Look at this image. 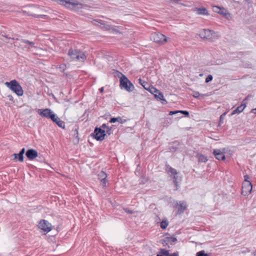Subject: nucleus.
Returning <instances> with one entry per match:
<instances>
[{
    "mask_svg": "<svg viewBox=\"0 0 256 256\" xmlns=\"http://www.w3.org/2000/svg\"><path fill=\"white\" fill-rule=\"evenodd\" d=\"M38 113L42 117L50 119L52 120L56 116V114H55L53 111L48 108L45 109H38Z\"/></svg>",
    "mask_w": 256,
    "mask_h": 256,
    "instance_id": "obj_6",
    "label": "nucleus"
},
{
    "mask_svg": "<svg viewBox=\"0 0 256 256\" xmlns=\"http://www.w3.org/2000/svg\"><path fill=\"white\" fill-rule=\"evenodd\" d=\"M169 256H178V252H174L172 254H170Z\"/></svg>",
    "mask_w": 256,
    "mask_h": 256,
    "instance_id": "obj_44",
    "label": "nucleus"
},
{
    "mask_svg": "<svg viewBox=\"0 0 256 256\" xmlns=\"http://www.w3.org/2000/svg\"><path fill=\"white\" fill-rule=\"evenodd\" d=\"M198 13L199 14L208 15L207 10L204 8H198L197 10Z\"/></svg>",
    "mask_w": 256,
    "mask_h": 256,
    "instance_id": "obj_25",
    "label": "nucleus"
},
{
    "mask_svg": "<svg viewBox=\"0 0 256 256\" xmlns=\"http://www.w3.org/2000/svg\"><path fill=\"white\" fill-rule=\"evenodd\" d=\"M38 227L39 228L46 232H48L52 230V226L51 224L45 220H41L39 222Z\"/></svg>",
    "mask_w": 256,
    "mask_h": 256,
    "instance_id": "obj_7",
    "label": "nucleus"
},
{
    "mask_svg": "<svg viewBox=\"0 0 256 256\" xmlns=\"http://www.w3.org/2000/svg\"><path fill=\"white\" fill-rule=\"evenodd\" d=\"M52 121L56 123L60 128H62L63 129L65 128V124L64 122L60 120L56 114L52 120Z\"/></svg>",
    "mask_w": 256,
    "mask_h": 256,
    "instance_id": "obj_15",
    "label": "nucleus"
},
{
    "mask_svg": "<svg viewBox=\"0 0 256 256\" xmlns=\"http://www.w3.org/2000/svg\"><path fill=\"white\" fill-rule=\"evenodd\" d=\"M124 210L126 212H127L128 214H132L133 213V212L132 210H130L128 208L124 209Z\"/></svg>",
    "mask_w": 256,
    "mask_h": 256,
    "instance_id": "obj_43",
    "label": "nucleus"
},
{
    "mask_svg": "<svg viewBox=\"0 0 256 256\" xmlns=\"http://www.w3.org/2000/svg\"><path fill=\"white\" fill-rule=\"evenodd\" d=\"M102 128V127H96L91 136L97 140L102 141L104 140L106 136V131Z\"/></svg>",
    "mask_w": 256,
    "mask_h": 256,
    "instance_id": "obj_5",
    "label": "nucleus"
},
{
    "mask_svg": "<svg viewBox=\"0 0 256 256\" xmlns=\"http://www.w3.org/2000/svg\"><path fill=\"white\" fill-rule=\"evenodd\" d=\"M168 225V222L166 218H164L160 224V228L163 230L166 229Z\"/></svg>",
    "mask_w": 256,
    "mask_h": 256,
    "instance_id": "obj_24",
    "label": "nucleus"
},
{
    "mask_svg": "<svg viewBox=\"0 0 256 256\" xmlns=\"http://www.w3.org/2000/svg\"><path fill=\"white\" fill-rule=\"evenodd\" d=\"M120 74L121 75L120 80V88L122 89L124 88L128 92L133 91L134 89V84L129 80L126 76L121 72H120Z\"/></svg>",
    "mask_w": 256,
    "mask_h": 256,
    "instance_id": "obj_2",
    "label": "nucleus"
},
{
    "mask_svg": "<svg viewBox=\"0 0 256 256\" xmlns=\"http://www.w3.org/2000/svg\"><path fill=\"white\" fill-rule=\"evenodd\" d=\"M140 84L143 86V88L146 90L148 87L150 86V84L142 80L141 78L138 79Z\"/></svg>",
    "mask_w": 256,
    "mask_h": 256,
    "instance_id": "obj_27",
    "label": "nucleus"
},
{
    "mask_svg": "<svg viewBox=\"0 0 256 256\" xmlns=\"http://www.w3.org/2000/svg\"><path fill=\"white\" fill-rule=\"evenodd\" d=\"M98 178L100 179L101 182L102 183V186H106V174L103 172L102 171L100 172V174H98Z\"/></svg>",
    "mask_w": 256,
    "mask_h": 256,
    "instance_id": "obj_18",
    "label": "nucleus"
},
{
    "mask_svg": "<svg viewBox=\"0 0 256 256\" xmlns=\"http://www.w3.org/2000/svg\"><path fill=\"white\" fill-rule=\"evenodd\" d=\"M226 114V112L223 113L220 117V120L218 123V126H220L224 122V120Z\"/></svg>",
    "mask_w": 256,
    "mask_h": 256,
    "instance_id": "obj_31",
    "label": "nucleus"
},
{
    "mask_svg": "<svg viewBox=\"0 0 256 256\" xmlns=\"http://www.w3.org/2000/svg\"><path fill=\"white\" fill-rule=\"evenodd\" d=\"M4 84L18 96H22L24 90L20 83L16 80L6 82Z\"/></svg>",
    "mask_w": 256,
    "mask_h": 256,
    "instance_id": "obj_1",
    "label": "nucleus"
},
{
    "mask_svg": "<svg viewBox=\"0 0 256 256\" xmlns=\"http://www.w3.org/2000/svg\"><path fill=\"white\" fill-rule=\"evenodd\" d=\"M160 254L164 256H169L170 254L169 250L161 248L160 250Z\"/></svg>",
    "mask_w": 256,
    "mask_h": 256,
    "instance_id": "obj_29",
    "label": "nucleus"
},
{
    "mask_svg": "<svg viewBox=\"0 0 256 256\" xmlns=\"http://www.w3.org/2000/svg\"><path fill=\"white\" fill-rule=\"evenodd\" d=\"M158 92V90H157L156 88L153 87L151 90L150 93L152 94H154L155 93H156Z\"/></svg>",
    "mask_w": 256,
    "mask_h": 256,
    "instance_id": "obj_37",
    "label": "nucleus"
},
{
    "mask_svg": "<svg viewBox=\"0 0 256 256\" xmlns=\"http://www.w3.org/2000/svg\"><path fill=\"white\" fill-rule=\"evenodd\" d=\"M173 176V182L176 188L178 186V178L177 174H172Z\"/></svg>",
    "mask_w": 256,
    "mask_h": 256,
    "instance_id": "obj_30",
    "label": "nucleus"
},
{
    "mask_svg": "<svg viewBox=\"0 0 256 256\" xmlns=\"http://www.w3.org/2000/svg\"><path fill=\"white\" fill-rule=\"evenodd\" d=\"M251 112L256 114V108L252 109L251 110Z\"/></svg>",
    "mask_w": 256,
    "mask_h": 256,
    "instance_id": "obj_49",
    "label": "nucleus"
},
{
    "mask_svg": "<svg viewBox=\"0 0 256 256\" xmlns=\"http://www.w3.org/2000/svg\"><path fill=\"white\" fill-rule=\"evenodd\" d=\"M23 13L26 14L28 16H32L34 18H46L48 17V16L46 15H44V14L38 15V14H32L28 13V12H26V11H23Z\"/></svg>",
    "mask_w": 256,
    "mask_h": 256,
    "instance_id": "obj_26",
    "label": "nucleus"
},
{
    "mask_svg": "<svg viewBox=\"0 0 256 256\" xmlns=\"http://www.w3.org/2000/svg\"><path fill=\"white\" fill-rule=\"evenodd\" d=\"M26 156L30 160H33L38 156V152L36 150L30 148L26 151Z\"/></svg>",
    "mask_w": 256,
    "mask_h": 256,
    "instance_id": "obj_9",
    "label": "nucleus"
},
{
    "mask_svg": "<svg viewBox=\"0 0 256 256\" xmlns=\"http://www.w3.org/2000/svg\"><path fill=\"white\" fill-rule=\"evenodd\" d=\"M220 12H218L219 14L223 16H226V14H228L227 10L224 7H220Z\"/></svg>",
    "mask_w": 256,
    "mask_h": 256,
    "instance_id": "obj_28",
    "label": "nucleus"
},
{
    "mask_svg": "<svg viewBox=\"0 0 256 256\" xmlns=\"http://www.w3.org/2000/svg\"><path fill=\"white\" fill-rule=\"evenodd\" d=\"M213 154L214 155L215 158L218 160H224L226 159L224 152L220 149H215L213 150Z\"/></svg>",
    "mask_w": 256,
    "mask_h": 256,
    "instance_id": "obj_11",
    "label": "nucleus"
},
{
    "mask_svg": "<svg viewBox=\"0 0 256 256\" xmlns=\"http://www.w3.org/2000/svg\"><path fill=\"white\" fill-rule=\"evenodd\" d=\"M126 122V120L122 118L120 116H118L116 118H110L109 122L110 123H114L116 122H118L120 124H124Z\"/></svg>",
    "mask_w": 256,
    "mask_h": 256,
    "instance_id": "obj_20",
    "label": "nucleus"
},
{
    "mask_svg": "<svg viewBox=\"0 0 256 256\" xmlns=\"http://www.w3.org/2000/svg\"><path fill=\"white\" fill-rule=\"evenodd\" d=\"M68 54L72 60L84 62L86 58L85 54L78 49L70 48Z\"/></svg>",
    "mask_w": 256,
    "mask_h": 256,
    "instance_id": "obj_3",
    "label": "nucleus"
},
{
    "mask_svg": "<svg viewBox=\"0 0 256 256\" xmlns=\"http://www.w3.org/2000/svg\"><path fill=\"white\" fill-rule=\"evenodd\" d=\"M196 256H209L204 250H200L196 254Z\"/></svg>",
    "mask_w": 256,
    "mask_h": 256,
    "instance_id": "obj_32",
    "label": "nucleus"
},
{
    "mask_svg": "<svg viewBox=\"0 0 256 256\" xmlns=\"http://www.w3.org/2000/svg\"><path fill=\"white\" fill-rule=\"evenodd\" d=\"M254 256H256V252H254Z\"/></svg>",
    "mask_w": 256,
    "mask_h": 256,
    "instance_id": "obj_52",
    "label": "nucleus"
},
{
    "mask_svg": "<svg viewBox=\"0 0 256 256\" xmlns=\"http://www.w3.org/2000/svg\"><path fill=\"white\" fill-rule=\"evenodd\" d=\"M177 241V239L175 237H166L164 240L162 244L164 246L170 244L171 245L174 244Z\"/></svg>",
    "mask_w": 256,
    "mask_h": 256,
    "instance_id": "obj_13",
    "label": "nucleus"
},
{
    "mask_svg": "<svg viewBox=\"0 0 256 256\" xmlns=\"http://www.w3.org/2000/svg\"><path fill=\"white\" fill-rule=\"evenodd\" d=\"M154 96L158 100H160L162 104H167V101L165 98H164L162 93L159 90H158V92L156 93H155Z\"/></svg>",
    "mask_w": 256,
    "mask_h": 256,
    "instance_id": "obj_12",
    "label": "nucleus"
},
{
    "mask_svg": "<svg viewBox=\"0 0 256 256\" xmlns=\"http://www.w3.org/2000/svg\"><path fill=\"white\" fill-rule=\"evenodd\" d=\"M166 172L170 176L172 174H178V172L174 168L171 167L169 164H166Z\"/></svg>",
    "mask_w": 256,
    "mask_h": 256,
    "instance_id": "obj_17",
    "label": "nucleus"
},
{
    "mask_svg": "<svg viewBox=\"0 0 256 256\" xmlns=\"http://www.w3.org/2000/svg\"><path fill=\"white\" fill-rule=\"evenodd\" d=\"M74 136L76 137V138H78V130L77 129H75L74 130Z\"/></svg>",
    "mask_w": 256,
    "mask_h": 256,
    "instance_id": "obj_41",
    "label": "nucleus"
},
{
    "mask_svg": "<svg viewBox=\"0 0 256 256\" xmlns=\"http://www.w3.org/2000/svg\"><path fill=\"white\" fill-rule=\"evenodd\" d=\"M246 106V104L244 102H242L241 105L238 106L234 110L232 111V112L231 114V115L232 116L236 114H239L241 112H242L244 108Z\"/></svg>",
    "mask_w": 256,
    "mask_h": 256,
    "instance_id": "obj_16",
    "label": "nucleus"
},
{
    "mask_svg": "<svg viewBox=\"0 0 256 256\" xmlns=\"http://www.w3.org/2000/svg\"><path fill=\"white\" fill-rule=\"evenodd\" d=\"M220 6H212V10L214 12H217L218 14L220 12Z\"/></svg>",
    "mask_w": 256,
    "mask_h": 256,
    "instance_id": "obj_35",
    "label": "nucleus"
},
{
    "mask_svg": "<svg viewBox=\"0 0 256 256\" xmlns=\"http://www.w3.org/2000/svg\"><path fill=\"white\" fill-rule=\"evenodd\" d=\"M2 36L5 37L6 38H8V39H10L11 38L10 37H8V36H6V35H4V34H2Z\"/></svg>",
    "mask_w": 256,
    "mask_h": 256,
    "instance_id": "obj_50",
    "label": "nucleus"
},
{
    "mask_svg": "<svg viewBox=\"0 0 256 256\" xmlns=\"http://www.w3.org/2000/svg\"><path fill=\"white\" fill-rule=\"evenodd\" d=\"M212 32H213L212 30L208 29H204L200 32L199 36L202 38L210 39L212 37Z\"/></svg>",
    "mask_w": 256,
    "mask_h": 256,
    "instance_id": "obj_10",
    "label": "nucleus"
},
{
    "mask_svg": "<svg viewBox=\"0 0 256 256\" xmlns=\"http://www.w3.org/2000/svg\"><path fill=\"white\" fill-rule=\"evenodd\" d=\"M210 94H200L199 93V92H197V91H194L192 92V96L193 97H194V98H199L200 97H204V96H210Z\"/></svg>",
    "mask_w": 256,
    "mask_h": 256,
    "instance_id": "obj_23",
    "label": "nucleus"
},
{
    "mask_svg": "<svg viewBox=\"0 0 256 256\" xmlns=\"http://www.w3.org/2000/svg\"><path fill=\"white\" fill-rule=\"evenodd\" d=\"M66 65L65 64H62L60 65V68L62 70H64L66 68Z\"/></svg>",
    "mask_w": 256,
    "mask_h": 256,
    "instance_id": "obj_39",
    "label": "nucleus"
},
{
    "mask_svg": "<svg viewBox=\"0 0 256 256\" xmlns=\"http://www.w3.org/2000/svg\"><path fill=\"white\" fill-rule=\"evenodd\" d=\"M255 252H256V250Z\"/></svg>",
    "mask_w": 256,
    "mask_h": 256,
    "instance_id": "obj_54",
    "label": "nucleus"
},
{
    "mask_svg": "<svg viewBox=\"0 0 256 256\" xmlns=\"http://www.w3.org/2000/svg\"><path fill=\"white\" fill-rule=\"evenodd\" d=\"M178 210V214L183 213L186 208V202L184 201H180L179 204L177 203Z\"/></svg>",
    "mask_w": 256,
    "mask_h": 256,
    "instance_id": "obj_14",
    "label": "nucleus"
},
{
    "mask_svg": "<svg viewBox=\"0 0 256 256\" xmlns=\"http://www.w3.org/2000/svg\"><path fill=\"white\" fill-rule=\"evenodd\" d=\"M252 97V96L251 95H248L246 97V98L243 100L242 102H244L245 100H249L250 98Z\"/></svg>",
    "mask_w": 256,
    "mask_h": 256,
    "instance_id": "obj_40",
    "label": "nucleus"
},
{
    "mask_svg": "<svg viewBox=\"0 0 256 256\" xmlns=\"http://www.w3.org/2000/svg\"><path fill=\"white\" fill-rule=\"evenodd\" d=\"M160 220V218L158 216H156L155 217V222L157 223H159Z\"/></svg>",
    "mask_w": 256,
    "mask_h": 256,
    "instance_id": "obj_42",
    "label": "nucleus"
},
{
    "mask_svg": "<svg viewBox=\"0 0 256 256\" xmlns=\"http://www.w3.org/2000/svg\"><path fill=\"white\" fill-rule=\"evenodd\" d=\"M22 42L23 43L28 44H30L32 47H34V43L32 42H30V41L28 40H22Z\"/></svg>",
    "mask_w": 256,
    "mask_h": 256,
    "instance_id": "obj_33",
    "label": "nucleus"
},
{
    "mask_svg": "<svg viewBox=\"0 0 256 256\" xmlns=\"http://www.w3.org/2000/svg\"><path fill=\"white\" fill-rule=\"evenodd\" d=\"M244 178L245 182H247V181H248V179L249 178V177L248 175L244 176Z\"/></svg>",
    "mask_w": 256,
    "mask_h": 256,
    "instance_id": "obj_48",
    "label": "nucleus"
},
{
    "mask_svg": "<svg viewBox=\"0 0 256 256\" xmlns=\"http://www.w3.org/2000/svg\"><path fill=\"white\" fill-rule=\"evenodd\" d=\"M212 78H213L211 74H209L206 78L205 82L206 83H208V82H211L212 80Z\"/></svg>",
    "mask_w": 256,
    "mask_h": 256,
    "instance_id": "obj_34",
    "label": "nucleus"
},
{
    "mask_svg": "<svg viewBox=\"0 0 256 256\" xmlns=\"http://www.w3.org/2000/svg\"><path fill=\"white\" fill-rule=\"evenodd\" d=\"M20 154H21L22 156H24V154L25 152V148H22L20 150V152H19Z\"/></svg>",
    "mask_w": 256,
    "mask_h": 256,
    "instance_id": "obj_47",
    "label": "nucleus"
},
{
    "mask_svg": "<svg viewBox=\"0 0 256 256\" xmlns=\"http://www.w3.org/2000/svg\"><path fill=\"white\" fill-rule=\"evenodd\" d=\"M252 190V184L250 181L242 183V194L244 196L249 194Z\"/></svg>",
    "mask_w": 256,
    "mask_h": 256,
    "instance_id": "obj_8",
    "label": "nucleus"
},
{
    "mask_svg": "<svg viewBox=\"0 0 256 256\" xmlns=\"http://www.w3.org/2000/svg\"><path fill=\"white\" fill-rule=\"evenodd\" d=\"M180 112L182 114L186 116H189L190 114H189V112L188 111H186V110H180Z\"/></svg>",
    "mask_w": 256,
    "mask_h": 256,
    "instance_id": "obj_36",
    "label": "nucleus"
},
{
    "mask_svg": "<svg viewBox=\"0 0 256 256\" xmlns=\"http://www.w3.org/2000/svg\"><path fill=\"white\" fill-rule=\"evenodd\" d=\"M99 90L100 92H104V88H101L99 89Z\"/></svg>",
    "mask_w": 256,
    "mask_h": 256,
    "instance_id": "obj_51",
    "label": "nucleus"
},
{
    "mask_svg": "<svg viewBox=\"0 0 256 256\" xmlns=\"http://www.w3.org/2000/svg\"><path fill=\"white\" fill-rule=\"evenodd\" d=\"M180 110H175V111H170V112L169 115L172 116L177 113L180 112Z\"/></svg>",
    "mask_w": 256,
    "mask_h": 256,
    "instance_id": "obj_38",
    "label": "nucleus"
},
{
    "mask_svg": "<svg viewBox=\"0 0 256 256\" xmlns=\"http://www.w3.org/2000/svg\"><path fill=\"white\" fill-rule=\"evenodd\" d=\"M12 156H14V160L15 162H22L24 161V156H22L20 152L18 154H14Z\"/></svg>",
    "mask_w": 256,
    "mask_h": 256,
    "instance_id": "obj_19",
    "label": "nucleus"
},
{
    "mask_svg": "<svg viewBox=\"0 0 256 256\" xmlns=\"http://www.w3.org/2000/svg\"><path fill=\"white\" fill-rule=\"evenodd\" d=\"M153 86H152V85H150V86L148 87L147 89H146V90H148V92H150V91H151V90L152 89V88H153Z\"/></svg>",
    "mask_w": 256,
    "mask_h": 256,
    "instance_id": "obj_45",
    "label": "nucleus"
},
{
    "mask_svg": "<svg viewBox=\"0 0 256 256\" xmlns=\"http://www.w3.org/2000/svg\"><path fill=\"white\" fill-rule=\"evenodd\" d=\"M196 157L198 158L199 162H206L208 160L207 156L202 154L198 153L196 156Z\"/></svg>",
    "mask_w": 256,
    "mask_h": 256,
    "instance_id": "obj_21",
    "label": "nucleus"
},
{
    "mask_svg": "<svg viewBox=\"0 0 256 256\" xmlns=\"http://www.w3.org/2000/svg\"><path fill=\"white\" fill-rule=\"evenodd\" d=\"M102 128H108V130H106V134L108 135H110L112 134V130L114 127V126L112 125L111 126H108L106 124H104L101 126Z\"/></svg>",
    "mask_w": 256,
    "mask_h": 256,
    "instance_id": "obj_22",
    "label": "nucleus"
},
{
    "mask_svg": "<svg viewBox=\"0 0 256 256\" xmlns=\"http://www.w3.org/2000/svg\"><path fill=\"white\" fill-rule=\"evenodd\" d=\"M151 40L160 44H164L168 42V39L163 34L155 32L152 34L150 36Z\"/></svg>",
    "mask_w": 256,
    "mask_h": 256,
    "instance_id": "obj_4",
    "label": "nucleus"
},
{
    "mask_svg": "<svg viewBox=\"0 0 256 256\" xmlns=\"http://www.w3.org/2000/svg\"><path fill=\"white\" fill-rule=\"evenodd\" d=\"M8 99L12 101V102H14V98H13V96H12V95H8Z\"/></svg>",
    "mask_w": 256,
    "mask_h": 256,
    "instance_id": "obj_46",
    "label": "nucleus"
},
{
    "mask_svg": "<svg viewBox=\"0 0 256 256\" xmlns=\"http://www.w3.org/2000/svg\"><path fill=\"white\" fill-rule=\"evenodd\" d=\"M202 76V74H200V76Z\"/></svg>",
    "mask_w": 256,
    "mask_h": 256,
    "instance_id": "obj_53",
    "label": "nucleus"
}]
</instances>
